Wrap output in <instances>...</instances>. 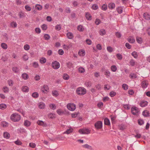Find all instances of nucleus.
Wrapping results in <instances>:
<instances>
[{
	"label": "nucleus",
	"mask_w": 150,
	"mask_h": 150,
	"mask_svg": "<svg viewBox=\"0 0 150 150\" xmlns=\"http://www.w3.org/2000/svg\"><path fill=\"white\" fill-rule=\"evenodd\" d=\"M76 92L78 95L83 96L86 93V89L83 87H79L77 88Z\"/></svg>",
	"instance_id": "1"
},
{
	"label": "nucleus",
	"mask_w": 150,
	"mask_h": 150,
	"mask_svg": "<svg viewBox=\"0 0 150 150\" xmlns=\"http://www.w3.org/2000/svg\"><path fill=\"white\" fill-rule=\"evenodd\" d=\"M21 116L16 113L11 115L10 117L11 120L13 122H17L21 119Z\"/></svg>",
	"instance_id": "2"
},
{
	"label": "nucleus",
	"mask_w": 150,
	"mask_h": 150,
	"mask_svg": "<svg viewBox=\"0 0 150 150\" xmlns=\"http://www.w3.org/2000/svg\"><path fill=\"white\" fill-rule=\"evenodd\" d=\"M67 107L70 110L74 111L76 108V106L73 103H69L67 105Z\"/></svg>",
	"instance_id": "3"
},
{
	"label": "nucleus",
	"mask_w": 150,
	"mask_h": 150,
	"mask_svg": "<svg viewBox=\"0 0 150 150\" xmlns=\"http://www.w3.org/2000/svg\"><path fill=\"white\" fill-rule=\"evenodd\" d=\"M52 65L53 68L55 69H59L60 66L59 63L57 61L52 62Z\"/></svg>",
	"instance_id": "4"
},
{
	"label": "nucleus",
	"mask_w": 150,
	"mask_h": 150,
	"mask_svg": "<svg viewBox=\"0 0 150 150\" xmlns=\"http://www.w3.org/2000/svg\"><path fill=\"white\" fill-rule=\"evenodd\" d=\"M94 126L96 129H100L102 127V122L101 121H98L95 124Z\"/></svg>",
	"instance_id": "5"
},
{
	"label": "nucleus",
	"mask_w": 150,
	"mask_h": 150,
	"mask_svg": "<svg viewBox=\"0 0 150 150\" xmlns=\"http://www.w3.org/2000/svg\"><path fill=\"white\" fill-rule=\"evenodd\" d=\"M131 111L132 114L136 115L139 112L138 108L136 107H133L131 108Z\"/></svg>",
	"instance_id": "6"
},
{
	"label": "nucleus",
	"mask_w": 150,
	"mask_h": 150,
	"mask_svg": "<svg viewBox=\"0 0 150 150\" xmlns=\"http://www.w3.org/2000/svg\"><path fill=\"white\" fill-rule=\"evenodd\" d=\"M37 123L39 125L42 126L44 127H46L47 126V124L42 120H38L37 122Z\"/></svg>",
	"instance_id": "7"
},
{
	"label": "nucleus",
	"mask_w": 150,
	"mask_h": 150,
	"mask_svg": "<svg viewBox=\"0 0 150 150\" xmlns=\"http://www.w3.org/2000/svg\"><path fill=\"white\" fill-rule=\"evenodd\" d=\"M141 86L142 87L144 88H146L148 85V83L145 81H143L141 83Z\"/></svg>",
	"instance_id": "8"
},
{
	"label": "nucleus",
	"mask_w": 150,
	"mask_h": 150,
	"mask_svg": "<svg viewBox=\"0 0 150 150\" xmlns=\"http://www.w3.org/2000/svg\"><path fill=\"white\" fill-rule=\"evenodd\" d=\"M67 38L70 39H72L74 38L73 34L70 32H68L66 34Z\"/></svg>",
	"instance_id": "9"
},
{
	"label": "nucleus",
	"mask_w": 150,
	"mask_h": 150,
	"mask_svg": "<svg viewBox=\"0 0 150 150\" xmlns=\"http://www.w3.org/2000/svg\"><path fill=\"white\" fill-rule=\"evenodd\" d=\"M148 103L146 101H143L140 103V105L142 107H144L147 105Z\"/></svg>",
	"instance_id": "10"
},
{
	"label": "nucleus",
	"mask_w": 150,
	"mask_h": 150,
	"mask_svg": "<svg viewBox=\"0 0 150 150\" xmlns=\"http://www.w3.org/2000/svg\"><path fill=\"white\" fill-rule=\"evenodd\" d=\"M144 18L147 20H150V15L147 13H144L143 14Z\"/></svg>",
	"instance_id": "11"
},
{
	"label": "nucleus",
	"mask_w": 150,
	"mask_h": 150,
	"mask_svg": "<svg viewBox=\"0 0 150 150\" xmlns=\"http://www.w3.org/2000/svg\"><path fill=\"white\" fill-rule=\"evenodd\" d=\"M78 54L81 56H84L85 55V51L83 50H81L79 51Z\"/></svg>",
	"instance_id": "12"
},
{
	"label": "nucleus",
	"mask_w": 150,
	"mask_h": 150,
	"mask_svg": "<svg viewBox=\"0 0 150 150\" xmlns=\"http://www.w3.org/2000/svg\"><path fill=\"white\" fill-rule=\"evenodd\" d=\"M49 88L47 85H44L43 87L41 89V91L43 93H45V91H47L49 90Z\"/></svg>",
	"instance_id": "13"
},
{
	"label": "nucleus",
	"mask_w": 150,
	"mask_h": 150,
	"mask_svg": "<svg viewBox=\"0 0 150 150\" xmlns=\"http://www.w3.org/2000/svg\"><path fill=\"white\" fill-rule=\"evenodd\" d=\"M149 112L147 110H145L142 112V115L145 117L149 116Z\"/></svg>",
	"instance_id": "14"
},
{
	"label": "nucleus",
	"mask_w": 150,
	"mask_h": 150,
	"mask_svg": "<svg viewBox=\"0 0 150 150\" xmlns=\"http://www.w3.org/2000/svg\"><path fill=\"white\" fill-rule=\"evenodd\" d=\"M85 16L86 19L90 21L92 19V16L89 12H86V13Z\"/></svg>",
	"instance_id": "15"
},
{
	"label": "nucleus",
	"mask_w": 150,
	"mask_h": 150,
	"mask_svg": "<svg viewBox=\"0 0 150 150\" xmlns=\"http://www.w3.org/2000/svg\"><path fill=\"white\" fill-rule=\"evenodd\" d=\"M128 41L131 43H133L135 41V39L132 37H130L127 39Z\"/></svg>",
	"instance_id": "16"
},
{
	"label": "nucleus",
	"mask_w": 150,
	"mask_h": 150,
	"mask_svg": "<svg viewBox=\"0 0 150 150\" xmlns=\"http://www.w3.org/2000/svg\"><path fill=\"white\" fill-rule=\"evenodd\" d=\"M115 7V5L114 3H110L108 5V7L110 9H114Z\"/></svg>",
	"instance_id": "17"
},
{
	"label": "nucleus",
	"mask_w": 150,
	"mask_h": 150,
	"mask_svg": "<svg viewBox=\"0 0 150 150\" xmlns=\"http://www.w3.org/2000/svg\"><path fill=\"white\" fill-rule=\"evenodd\" d=\"M3 136L5 138L8 139L9 138L10 135L9 133L5 132L4 133Z\"/></svg>",
	"instance_id": "18"
},
{
	"label": "nucleus",
	"mask_w": 150,
	"mask_h": 150,
	"mask_svg": "<svg viewBox=\"0 0 150 150\" xmlns=\"http://www.w3.org/2000/svg\"><path fill=\"white\" fill-rule=\"evenodd\" d=\"M104 122L105 125H110V120L107 118H106L104 119Z\"/></svg>",
	"instance_id": "19"
},
{
	"label": "nucleus",
	"mask_w": 150,
	"mask_h": 150,
	"mask_svg": "<svg viewBox=\"0 0 150 150\" xmlns=\"http://www.w3.org/2000/svg\"><path fill=\"white\" fill-rule=\"evenodd\" d=\"M22 90L23 92H28L29 91V88L27 86H24L22 87Z\"/></svg>",
	"instance_id": "20"
},
{
	"label": "nucleus",
	"mask_w": 150,
	"mask_h": 150,
	"mask_svg": "<svg viewBox=\"0 0 150 150\" xmlns=\"http://www.w3.org/2000/svg\"><path fill=\"white\" fill-rule=\"evenodd\" d=\"M20 18H23L25 17V13L22 11H20L19 12L18 14Z\"/></svg>",
	"instance_id": "21"
},
{
	"label": "nucleus",
	"mask_w": 150,
	"mask_h": 150,
	"mask_svg": "<svg viewBox=\"0 0 150 150\" xmlns=\"http://www.w3.org/2000/svg\"><path fill=\"white\" fill-rule=\"evenodd\" d=\"M22 77L24 80H26L28 78V75L26 73H24L22 74Z\"/></svg>",
	"instance_id": "22"
},
{
	"label": "nucleus",
	"mask_w": 150,
	"mask_h": 150,
	"mask_svg": "<svg viewBox=\"0 0 150 150\" xmlns=\"http://www.w3.org/2000/svg\"><path fill=\"white\" fill-rule=\"evenodd\" d=\"M73 129L72 128H71L69 129H67V130L65 132H64V133L69 134L71 133V132H73Z\"/></svg>",
	"instance_id": "23"
},
{
	"label": "nucleus",
	"mask_w": 150,
	"mask_h": 150,
	"mask_svg": "<svg viewBox=\"0 0 150 150\" xmlns=\"http://www.w3.org/2000/svg\"><path fill=\"white\" fill-rule=\"evenodd\" d=\"M30 124L31 123L28 120L25 121L24 125L26 127H29L30 125Z\"/></svg>",
	"instance_id": "24"
},
{
	"label": "nucleus",
	"mask_w": 150,
	"mask_h": 150,
	"mask_svg": "<svg viewBox=\"0 0 150 150\" xmlns=\"http://www.w3.org/2000/svg\"><path fill=\"white\" fill-rule=\"evenodd\" d=\"M131 55L135 59H137L138 56L137 53L135 51L132 52L131 53Z\"/></svg>",
	"instance_id": "25"
},
{
	"label": "nucleus",
	"mask_w": 150,
	"mask_h": 150,
	"mask_svg": "<svg viewBox=\"0 0 150 150\" xmlns=\"http://www.w3.org/2000/svg\"><path fill=\"white\" fill-rule=\"evenodd\" d=\"M35 8L38 10H40L42 9V6L39 4H37L35 6Z\"/></svg>",
	"instance_id": "26"
},
{
	"label": "nucleus",
	"mask_w": 150,
	"mask_h": 150,
	"mask_svg": "<svg viewBox=\"0 0 150 150\" xmlns=\"http://www.w3.org/2000/svg\"><path fill=\"white\" fill-rule=\"evenodd\" d=\"M110 72L108 70H106L104 72V74L106 75V76L107 78H108L110 77Z\"/></svg>",
	"instance_id": "27"
},
{
	"label": "nucleus",
	"mask_w": 150,
	"mask_h": 150,
	"mask_svg": "<svg viewBox=\"0 0 150 150\" xmlns=\"http://www.w3.org/2000/svg\"><path fill=\"white\" fill-rule=\"evenodd\" d=\"M78 30L82 32L84 30V28L81 25H79L77 27Z\"/></svg>",
	"instance_id": "28"
},
{
	"label": "nucleus",
	"mask_w": 150,
	"mask_h": 150,
	"mask_svg": "<svg viewBox=\"0 0 150 150\" xmlns=\"http://www.w3.org/2000/svg\"><path fill=\"white\" fill-rule=\"evenodd\" d=\"M136 40L138 43L140 44L142 43V38L139 37H137L136 38Z\"/></svg>",
	"instance_id": "29"
},
{
	"label": "nucleus",
	"mask_w": 150,
	"mask_h": 150,
	"mask_svg": "<svg viewBox=\"0 0 150 150\" xmlns=\"http://www.w3.org/2000/svg\"><path fill=\"white\" fill-rule=\"evenodd\" d=\"M40 62L41 64H44L46 62V59L44 57H42L40 59Z\"/></svg>",
	"instance_id": "30"
},
{
	"label": "nucleus",
	"mask_w": 150,
	"mask_h": 150,
	"mask_svg": "<svg viewBox=\"0 0 150 150\" xmlns=\"http://www.w3.org/2000/svg\"><path fill=\"white\" fill-rule=\"evenodd\" d=\"M32 96L34 98H37L38 97L39 94L37 92H34L32 94Z\"/></svg>",
	"instance_id": "31"
},
{
	"label": "nucleus",
	"mask_w": 150,
	"mask_h": 150,
	"mask_svg": "<svg viewBox=\"0 0 150 150\" xmlns=\"http://www.w3.org/2000/svg\"><path fill=\"white\" fill-rule=\"evenodd\" d=\"M63 79L65 80H67L69 78V76L67 74H64L63 76Z\"/></svg>",
	"instance_id": "32"
},
{
	"label": "nucleus",
	"mask_w": 150,
	"mask_h": 150,
	"mask_svg": "<svg viewBox=\"0 0 150 150\" xmlns=\"http://www.w3.org/2000/svg\"><path fill=\"white\" fill-rule=\"evenodd\" d=\"M6 105L2 103L0 105V109L2 110H4L6 109Z\"/></svg>",
	"instance_id": "33"
},
{
	"label": "nucleus",
	"mask_w": 150,
	"mask_h": 150,
	"mask_svg": "<svg viewBox=\"0 0 150 150\" xmlns=\"http://www.w3.org/2000/svg\"><path fill=\"white\" fill-rule=\"evenodd\" d=\"M52 94L53 96H57L59 95L58 91L56 90L52 91Z\"/></svg>",
	"instance_id": "34"
},
{
	"label": "nucleus",
	"mask_w": 150,
	"mask_h": 150,
	"mask_svg": "<svg viewBox=\"0 0 150 150\" xmlns=\"http://www.w3.org/2000/svg\"><path fill=\"white\" fill-rule=\"evenodd\" d=\"M129 63L130 65L132 66H134L136 64V62L133 59H131L130 60Z\"/></svg>",
	"instance_id": "35"
},
{
	"label": "nucleus",
	"mask_w": 150,
	"mask_h": 150,
	"mask_svg": "<svg viewBox=\"0 0 150 150\" xmlns=\"http://www.w3.org/2000/svg\"><path fill=\"white\" fill-rule=\"evenodd\" d=\"M78 71L80 73H83L85 72V70L84 68L80 67L79 68Z\"/></svg>",
	"instance_id": "36"
},
{
	"label": "nucleus",
	"mask_w": 150,
	"mask_h": 150,
	"mask_svg": "<svg viewBox=\"0 0 150 150\" xmlns=\"http://www.w3.org/2000/svg\"><path fill=\"white\" fill-rule=\"evenodd\" d=\"M119 129L121 130H123L126 128L125 126L123 124H121L119 125Z\"/></svg>",
	"instance_id": "37"
},
{
	"label": "nucleus",
	"mask_w": 150,
	"mask_h": 150,
	"mask_svg": "<svg viewBox=\"0 0 150 150\" xmlns=\"http://www.w3.org/2000/svg\"><path fill=\"white\" fill-rule=\"evenodd\" d=\"M82 146L85 148L89 149H92V146L89 145L88 144H85L82 145Z\"/></svg>",
	"instance_id": "38"
},
{
	"label": "nucleus",
	"mask_w": 150,
	"mask_h": 150,
	"mask_svg": "<svg viewBox=\"0 0 150 150\" xmlns=\"http://www.w3.org/2000/svg\"><path fill=\"white\" fill-rule=\"evenodd\" d=\"M45 107V105L43 103H40L39 105V107L41 109H44Z\"/></svg>",
	"instance_id": "39"
},
{
	"label": "nucleus",
	"mask_w": 150,
	"mask_h": 150,
	"mask_svg": "<svg viewBox=\"0 0 150 150\" xmlns=\"http://www.w3.org/2000/svg\"><path fill=\"white\" fill-rule=\"evenodd\" d=\"M111 70L113 72H115L117 69V68L115 65H112L111 67Z\"/></svg>",
	"instance_id": "40"
},
{
	"label": "nucleus",
	"mask_w": 150,
	"mask_h": 150,
	"mask_svg": "<svg viewBox=\"0 0 150 150\" xmlns=\"http://www.w3.org/2000/svg\"><path fill=\"white\" fill-rule=\"evenodd\" d=\"M138 124L140 125H142L144 123V121L142 120L139 119L138 120Z\"/></svg>",
	"instance_id": "41"
},
{
	"label": "nucleus",
	"mask_w": 150,
	"mask_h": 150,
	"mask_svg": "<svg viewBox=\"0 0 150 150\" xmlns=\"http://www.w3.org/2000/svg\"><path fill=\"white\" fill-rule=\"evenodd\" d=\"M118 13H119L121 14L122 12V9L120 7H119L116 9Z\"/></svg>",
	"instance_id": "42"
},
{
	"label": "nucleus",
	"mask_w": 150,
	"mask_h": 150,
	"mask_svg": "<svg viewBox=\"0 0 150 150\" xmlns=\"http://www.w3.org/2000/svg\"><path fill=\"white\" fill-rule=\"evenodd\" d=\"M12 70L13 71L16 73H17L19 71V69L17 67H13L12 68Z\"/></svg>",
	"instance_id": "43"
},
{
	"label": "nucleus",
	"mask_w": 150,
	"mask_h": 150,
	"mask_svg": "<svg viewBox=\"0 0 150 150\" xmlns=\"http://www.w3.org/2000/svg\"><path fill=\"white\" fill-rule=\"evenodd\" d=\"M92 83L91 81L86 82L85 85L87 87H90L91 86Z\"/></svg>",
	"instance_id": "44"
},
{
	"label": "nucleus",
	"mask_w": 150,
	"mask_h": 150,
	"mask_svg": "<svg viewBox=\"0 0 150 150\" xmlns=\"http://www.w3.org/2000/svg\"><path fill=\"white\" fill-rule=\"evenodd\" d=\"M106 32L104 29H101L100 30L99 33L100 35H103L105 34Z\"/></svg>",
	"instance_id": "45"
},
{
	"label": "nucleus",
	"mask_w": 150,
	"mask_h": 150,
	"mask_svg": "<svg viewBox=\"0 0 150 150\" xmlns=\"http://www.w3.org/2000/svg\"><path fill=\"white\" fill-rule=\"evenodd\" d=\"M44 38L45 40H48L50 39V36L49 34H46L44 35Z\"/></svg>",
	"instance_id": "46"
},
{
	"label": "nucleus",
	"mask_w": 150,
	"mask_h": 150,
	"mask_svg": "<svg viewBox=\"0 0 150 150\" xmlns=\"http://www.w3.org/2000/svg\"><path fill=\"white\" fill-rule=\"evenodd\" d=\"M122 87L123 89L125 90H127L128 89V85L126 84H123L122 85Z\"/></svg>",
	"instance_id": "47"
},
{
	"label": "nucleus",
	"mask_w": 150,
	"mask_h": 150,
	"mask_svg": "<svg viewBox=\"0 0 150 150\" xmlns=\"http://www.w3.org/2000/svg\"><path fill=\"white\" fill-rule=\"evenodd\" d=\"M1 47L4 49H6L7 48V45L6 43H3L1 44Z\"/></svg>",
	"instance_id": "48"
},
{
	"label": "nucleus",
	"mask_w": 150,
	"mask_h": 150,
	"mask_svg": "<svg viewBox=\"0 0 150 150\" xmlns=\"http://www.w3.org/2000/svg\"><path fill=\"white\" fill-rule=\"evenodd\" d=\"M109 94H110V96L111 97H114L116 95V93L114 91H111L110 93Z\"/></svg>",
	"instance_id": "49"
},
{
	"label": "nucleus",
	"mask_w": 150,
	"mask_h": 150,
	"mask_svg": "<svg viewBox=\"0 0 150 150\" xmlns=\"http://www.w3.org/2000/svg\"><path fill=\"white\" fill-rule=\"evenodd\" d=\"M79 113V112H75L74 113L72 114L71 115L73 118H75L77 116Z\"/></svg>",
	"instance_id": "50"
},
{
	"label": "nucleus",
	"mask_w": 150,
	"mask_h": 150,
	"mask_svg": "<svg viewBox=\"0 0 150 150\" xmlns=\"http://www.w3.org/2000/svg\"><path fill=\"white\" fill-rule=\"evenodd\" d=\"M115 35L118 38H120L122 36V35L121 33L120 32H117L115 33Z\"/></svg>",
	"instance_id": "51"
},
{
	"label": "nucleus",
	"mask_w": 150,
	"mask_h": 150,
	"mask_svg": "<svg viewBox=\"0 0 150 150\" xmlns=\"http://www.w3.org/2000/svg\"><path fill=\"white\" fill-rule=\"evenodd\" d=\"M50 108L53 110H54L56 109V107L55 104H51L50 105Z\"/></svg>",
	"instance_id": "52"
},
{
	"label": "nucleus",
	"mask_w": 150,
	"mask_h": 150,
	"mask_svg": "<svg viewBox=\"0 0 150 150\" xmlns=\"http://www.w3.org/2000/svg\"><path fill=\"white\" fill-rule=\"evenodd\" d=\"M92 8L93 9L96 10L98 8V7L97 5L96 4H94L93 5Z\"/></svg>",
	"instance_id": "53"
},
{
	"label": "nucleus",
	"mask_w": 150,
	"mask_h": 150,
	"mask_svg": "<svg viewBox=\"0 0 150 150\" xmlns=\"http://www.w3.org/2000/svg\"><path fill=\"white\" fill-rule=\"evenodd\" d=\"M41 28L43 30H46L47 29V25L45 24H43L41 26Z\"/></svg>",
	"instance_id": "54"
},
{
	"label": "nucleus",
	"mask_w": 150,
	"mask_h": 150,
	"mask_svg": "<svg viewBox=\"0 0 150 150\" xmlns=\"http://www.w3.org/2000/svg\"><path fill=\"white\" fill-rule=\"evenodd\" d=\"M102 9L103 11H105L107 9V5L104 4L102 6Z\"/></svg>",
	"instance_id": "55"
},
{
	"label": "nucleus",
	"mask_w": 150,
	"mask_h": 150,
	"mask_svg": "<svg viewBox=\"0 0 150 150\" xmlns=\"http://www.w3.org/2000/svg\"><path fill=\"white\" fill-rule=\"evenodd\" d=\"M57 112V113L59 115H62L64 113V112L62 111L61 110L59 109H58Z\"/></svg>",
	"instance_id": "56"
},
{
	"label": "nucleus",
	"mask_w": 150,
	"mask_h": 150,
	"mask_svg": "<svg viewBox=\"0 0 150 150\" xmlns=\"http://www.w3.org/2000/svg\"><path fill=\"white\" fill-rule=\"evenodd\" d=\"M116 57L119 60H121L122 58V55L119 53L117 54H116Z\"/></svg>",
	"instance_id": "57"
},
{
	"label": "nucleus",
	"mask_w": 150,
	"mask_h": 150,
	"mask_svg": "<svg viewBox=\"0 0 150 150\" xmlns=\"http://www.w3.org/2000/svg\"><path fill=\"white\" fill-rule=\"evenodd\" d=\"M61 28V26L60 24L58 25L55 26V29L57 30H60Z\"/></svg>",
	"instance_id": "58"
},
{
	"label": "nucleus",
	"mask_w": 150,
	"mask_h": 150,
	"mask_svg": "<svg viewBox=\"0 0 150 150\" xmlns=\"http://www.w3.org/2000/svg\"><path fill=\"white\" fill-rule=\"evenodd\" d=\"M107 49L108 51L109 52H112L113 50V48L110 46L107 47Z\"/></svg>",
	"instance_id": "59"
},
{
	"label": "nucleus",
	"mask_w": 150,
	"mask_h": 150,
	"mask_svg": "<svg viewBox=\"0 0 150 150\" xmlns=\"http://www.w3.org/2000/svg\"><path fill=\"white\" fill-rule=\"evenodd\" d=\"M8 124V123L7 122L3 121L2 122L1 125L4 127L7 126Z\"/></svg>",
	"instance_id": "60"
},
{
	"label": "nucleus",
	"mask_w": 150,
	"mask_h": 150,
	"mask_svg": "<svg viewBox=\"0 0 150 150\" xmlns=\"http://www.w3.org/2000/svg\"><path fill=\"white\" fill-rule=\"evenodd\" d=\"M125 47L128 49H130L131 48V46L128 43L126 42L125 44Z\"/></svg>",
	"instance_id": "61"
},
{
	"label": "nucleus",
	"mask_w": 150,
	"mask_h": 150,
	"mask_svg": "<svg viewBox=\"0 0 150 150\" xmlns=\"http://www.w3.org/2000/svg\"><path fill=\"white\" fill-rule=\"evenodd\" d=\"M35 31L36 33L39 34L41 32V30L39 28H36L35 29Z\"/></svg>",
	"instance_id": "62"
},
{
	"label": "nucleus",
	"mask_w": 150,
	"mask_h": 150,
	"mask_svg": "<svg viewBox=\"0 0 150 150\" xmlns=\"http://www.w3.org/2000/svg\"><path fill=\"white\" fill-rule=\"evenodd\" d=\"M30 46L28 44L25 45L24 47V49L26 50H28L30 49Z\"/></svg>",
	"instance_id": "63"
},
{
	"label": "nucleus",
	"mask_w": 150,
	"mask_h": 150,
	"mask_svg": "<svg viewBox=\"0 0 150 150\" xmlns=\"http://www.w3.org/2000/svg\"><path fill=\"white\" fill-rule=\"evenodd\" d=\"M58 53L60 55H62L64 53V51L62 49H59L58 51Z\"/></svg>",
	"instance_id": "64"
}]
</instances>
